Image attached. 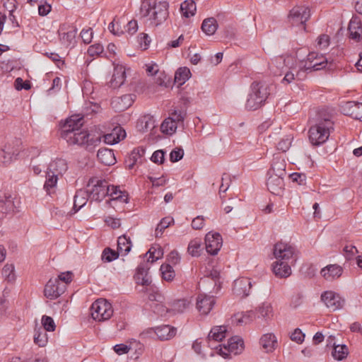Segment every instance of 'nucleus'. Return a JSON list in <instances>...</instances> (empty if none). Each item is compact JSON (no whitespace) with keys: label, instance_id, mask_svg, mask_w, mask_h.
<instances>
[{"label":"nucleus","instance_id":"obj_1","mask_svg":"<svg viewBox=\"0 0 362 362\" xmlns=\"http://www.w3.org/2000/svg\"><path fill=\"white\" fill-rule=\"evenodd\" d=\"M84 123L83 115L69 116V144L85 148L88 151H93L104 138L107 144L114 145L126 137V132L121 127L113 129L110 134H103L100 127L93 126L89 129H81Z\"/></svg>","mask_w":362,"mask_h":362},{"label":"nucleus","instance_id":"obj_2","mask_svg":"<svg viewBox=\"0 0 362 362\" xmlns=\"http://www.w3.org/2000/svg\"><path fill=\"white\" fill-rule=\"evenodd\" d=\"M269 69L274 75H284L281 80L284 85L305 79L303 68L299 66L298 62L291 56L274 57L269 64Z\"/></svg>","mask_w":362,"mask_h":362},{"label":"nucleus","instance_id":"obj_3","mask_svg":"<svg viewBox=\"0 0 362 362\" xmlns=\"http://www.w3.org/2000/svg\"><path fill=\"white\" fill-rule=\"evenodd\" d=\"M169 4L165 1L142 0L141 17L150 25L156 27L164 23L169 15Z\"/></svg>","mask_w":362,"mask_h":362},{"label":"nucleus","instance_id":"obj_4","mask_svg":"<svg viewBox=\"0 0 362 362\" xmlns=\"http://www.w3.org/2000/svg\"><path fill=\"white\" fill-rule=\"evenodd\" d=\"M332 130H334L332 114L327 110H321L319 112L315 124L309 129V140L313 146H320L327 141Z\"/></svg>","mask_w":362,"mask_h":362},{"label":"nucleus","instance_id":"obj_5","mask_svg":"<svg viewBox=\"0 0 362 362\" xmlns=\"http://www.w3.org/2000/svg\"><path fill=\"white\" fill-rule=\"evenodd\" d=\"M272 86L263 81H255L250 86L245 103L247 110L254 111L261 107L270 95Z\"/></svg>","mask_w":362,"mask_h":362},{"label":"nucleus","instance_id":"obj_6","mask_svg":"<svg viewBox=\"0 0 362 362\" xmlns=\"http://www.w3.org/2000/svg\"><path fill=\"white\" fill-rule=\"evenodd\" d=\"M243 349V339L238 336H234L228 339L227 345L218 344L211 348L209 355L211 356L218 355L224 359H231L232 355L240 354Z\"/></svg>","mask_w":362,"mask_h":362},{"label":"nucleus","instance_id":"obj_7","mask_svg":"<svg viewBox=\"0 0 362 362\" xmlns=\"http://www.w3.org/2000/svg\"><path fill=\"white\" fill-rule=\"evenodd\" d=\"M68 285V272L61 273L57 278L50 279L46 284L44 294L46 298L54 300L64 293Z\"/></svg>","mask_w":362,"mask_h":362},{"label":"nucleus","instance_id":"obj_8","mask_svg":"<svg viewBox=\"0 0 362 362\" xmlns=\"http://www.w3.org/2000/svg\"><path fill=\"white\" fill-rule=\"evenodd\" d=\"M108 191L109 184L105 180L93 177L88 180L86 192L88 199L100 202L107 195Z\"/></svg>","mask_w":362,"mask_h":362},{"label":"nucleus","instance_id":"obj_9","mask_svg":"<svg viewBox=\"0 0 362 362\" xmlns=\"http://www.w3.org/2000/svg\"><path fill=\"white\" fill-rule=\"evenodd\" d=\"M92 318L98 322H105L111 318L113 315L112 304L105 299H98L90 307Z\"/></svg>","mask_w":362,"mask_h":362},{"label":"nucleus","instance_id":"obj_10","mask_svg":"<svg viewBox=\"0 0 362 362\" xmlns=\"http://www.w3.org/2000/svg\"><path fill=\"white\" fill-rule=\"evenodd\" d=\"M298 63L299 66L304 69L305 78L308 71L321 70L325 68L327 65V59L322 54L310 52L308 54L307 60L305 62H300Z\"/></svg>","mask_w":362,"mask_h":362},{"label":"nucleus","instance_id":"obj_11","mask_svg":"<svg viewBox=\"0 0 362 362\" xmlns=\"http://www.w3.org/2000/svg\"><path fill=\"white\" fill-rule=\"evenodd\" d=\"M310 9L305 5H298L294 6L289 13L288 21L292 25L302 26L305 30V25L310 18Z\"/></svg>","mask_w":362,"mask_h":362},{"label":"nucleus","instance_id":"obj_12","mask_svg":"<svg viewBox=\"0 0 362 362\" xmlns=\"http://www.w3.org/2000/svg\"><path fill=\"white\" fill-rule=\"evenodd\" d=\"M273 255L276 260L296 262V250L291 245L279 242L273 248Z\"/></svg>","mask_w":362,"mask_h":362},{"label":"nucleus","instance_id":"obj_13","mask_svg":"<svg viewBox=\"0 0 362 362\" xmlns=\"http://www.w3.org/2000/svg\"><path fill=\"white\" fill-rule=\"evenodd\" d=\"M223 245V239L220 233L209 232L205 236V247L206 252L216 255L221 250Z\"/></svg>","mask_w":362,"mask_h":362},{"label":"nucleus","instance_id":"obj_14","mask_svg":"<svg viewBox=\"0 0 362 362\" xmlns=\"http://www.w3.org/2000/svg\"><path fill=\"white\" fill-rule=\"evenodd\" d=\"M321 300L327 308L332 310L341 308L344 303V299L339 294L331 291H325L321 295Z\"/></svg>","mask_w":362,"mask_h":362},{"label":"nucleus","instance_id":"obj_15","mask_svg":"<svg viewBox=\"0 0 362 362\" xmlns=\"http://www.w3.org/2000/svg\"><path fill=\"white\" fill-rule=\"evenodd\" d=\"M136 95L126 94L112 99L111 106L117 112H122L128 109L133 104Z\"/></svg>","mask_w":362,"mask_h":362},{"label":"nucleus","instance_id":"obj_16","mask_svg":"<svg viewBox=\"0 0 362 362\" xmlns=\"http://www.w3.org/2000/svg\"><path fill=\"white\" fill-rule=\"evenodd\" d=\"M267 187L272 194L281 196L284 190V178L276 175L268 174Z\"/></svg>","mask_w":362,"mask_h":362},{"label":"nucleus","instance_id":"obj_17","mask_svg":"<svg viewBox=\"0 0 362 362\" xmlns=\"http://www.w3.org/2000/svg\"><path fill=\"white\" fill-rule=\"evenodd\" d=\"M341 110L344 115L362 121V103L348 101L341 105Z\"/></svg>","mask_w":362,"mask_h":362},{"label":"nucleus","instance_id":"obj_18","mask_svg":"<svg viewBox=\"0 0 362 362\" xmlns=\"http://www.w3.org/2000/svg\"><path fill=\"white\" fill-rule=\"evenodd\" d=\"M215 299L213 296L199 294L197 298V309L202 314L206 315L214 308Z\"/></svg>","mask_w":362,"mask_h":362},{"label":"nucleus","instance_id":"obj_19","mask_svg":"<svg viewBox=\"0 0 362 362\" xmlns=\"http://www.w3.org/2000/svg\"><path fill=\"white\" fill-rule=\"evenodd\" d=\"M252 283L247 278H240L234 281L233 293L240 298H245L249 296Z\"/></svg>","mask_w":362,"mask_h":362},{"label":"nucleus","instance_id":"obj_20","mask_svg":"<svg viewBox=\"0 0 362 362\" xmlns=\"http://www.w3.org/2000/svg\"><path fill=\"white\" fill-rule=\"evenodd\" d=\"M259 345L266 353H272L279 346L278 339L274 333L264 334L259 339Z\"/></svg>","mask_w":362,"mask_h":362},{"label":"nucleus","instance_id":"obj_21","mask_svg":"<svg viewBox=\"0 0 362 362\" xmlns=\"http://www.w3.org/2000/svg\"><path fill=\"white\" fill-rule=\"evenodd\" d=\"M295 262L276 260L272 264V271L279 278H287L291 274V266Z\"/></svg>","mask_w":362,"mask_h":362},{"label":"nucleus","instance_id":"obj_22","mask_svg":"<svg viewBox=\"0 0 362 362\" xmlns=\"http://www.w3.org/2000/svg\"><path fill=\"white\" fill-rule=\"evenodd\" d=\"M227 327L225 325L214 326L213 327L207 337L209 346L211 348L213 346V341H221L226 337Z\"/></svg>","mask_w":362,"mask_h":362},{"label":"nucleus","instance_id":"obj_23","mask_svg":"<svg viewBox=\"0 0 362 362\" xmlns=\"http://www.w3.org/2000/svg\"><path fill=\"white\" fill-rule=\"evenodd\" d=\"M350 38L358 42L362 40V23L357 16H353L349 24Z\"/></svg>","mask_w":362,"mask_h":362},{"label":"nucleus","instance_id":"obj_24","mask_svg":"<svg viewBox=\"0 0 362 362\" xmlns=\"http://www.w3.org/2000/svg\"><path fill=\"white\" fill-rule=\"evenodd\" d=\"M153 330L158 338L162 341L171 339L177 333L175 327L168 325L156 327Z\"/></svg>","mask_w":362,"mask_h":362},{"label":"nucleus","instance_id":"obj_25","mask_svg":"<svg viewBox=\"0 0 362 362\" xmlns=\"http://www.w3.org/2000/svg\"><path fill=\"white\" fill-rule=\"evenodd\" d=\"M256 314V319H262L264 322L270 320L273 316V308L272 304L264 302L254 310Z\"/></svg>","mask_w":362,"mask_h":362},{"label":"nucleus","instance_id":"obj_26","mask_svg":"<svg viewBox=\"0 0 362 362\" xmlns=\"http://www.w3.org/2000/svg\"><path fill=\"white\" fill-rule=\"evenodd\" d=\"M342 272L343 269L341 266L329 264L322 268L320 271V274L327 281H332L341 276Z\"/></svg>","mask_w":362,"mask_h":362},{"label":"nucleus","instance_id":"obj_27","mask_svg":"<svg viewBox=\"0 0 362 362\" xmlns=\"http://www.w3.org/2000/svg\"><path fill=\"white\" fill-rule=\"evenodd\" d=\"M286 163L284 158L279 156L274 157L268 174L276 175L284 178L286 175Z\"/></svg>","mask_w":362,"mask_h":362},{"label":"nucleus","instance_id":"obj_28","mask_svg":"<svg viewBox=\"0 0 362 362\" xmlns=\"http://www.w3.org/2000/svg\"><path fill=\"white\" fill-rule=\"evenodd\" d=\"M126 72L122 66H117L115 68L114 73L110 81V87L117 88L120 87L125 81Z\"/></svg>","mask_w":362,"mask_h":362},{"label":"nucleus","instance_id":"obj_29","mask_svg":"<svg viewBox=\"0 0 362 362\" xmlns=\"http://www.w3.org/2000/svg\"><path fill=\"white\" fill-rule=\"evenodd\" d=\"M97 157L101 163L105 165H112L116 163V158L112 150L100 148L98 150Z\"/></svg>","mask_w":362,"mask_h":362},{"label":"nucleus","instance_id":"obj_30","mask_svg":"<svg viewBox=\"0 0 362 362\" xmlns=\"http://www.w3.org/2000/svg\"><path fill=\"white\" fill-rule=\"evenodd\" d=\"M21 204V198L18 195L6 194V214L18 212Z\"/></svg>","mask_w":362,"mask_h":362},{"label":"nucleus","instance_id":"obj_31","mask_svg":"<svg viewBox=\"0 0 362 362\" xmlns=\"http://www.w3.org/2000/svg\"><path fill=\"white\" fill-rule=\"evenodd\" d=\"M255 319V312L254 310H249L245 313L235 315L233 320L237 325H242L250 324Z\"/></svg>","mask_w":362,"mask_h":362},{"label":"nucleus","instance_id":"obj_32","mask_svg":"<svg viewBox=\"0 0 362 362\" xmlns=\"http://www.w3.org/2000/svg\"><path fill=\"white\" fill-rule=\"evenodd\" d=\"M132 243L129 237L121 235L117 240V252L122 255H127L131 250Z\"/></svg>","mask_w":362,"mask_h":362},{"label":"nucleus","instance_id":"obj_33","mask_svg":"<svg viewBox=\"0 0 362 362\" xmlns=\"http://www.w3.org/2000/svg\"><path fill=\"white\" fill-rule=\"evenodd\" d=\"M87 197H88V195L86 191L79 190L76 193L74 197V206L71 209L73 214H76L86 204Z\"/></svg>","mask_w":362,"mask_h":362},{"label":"nucleus","instance_id":"obj_34","mask_svg":"<svg viewBox=\"0 0 362 362\" xmlns=\"http://www.w3.org/2000/svg\"><path fill=\"white\" fill-rule=\"evenodd\" d=\"M217 21L211 17L206 18L203 21L202 24V31L209 36L213 35L218 29Z\"/></svg>","mask_w":362,"mask_h":362},{"label":"nucleus","instance_id":"obj_35","mask_svg":"<svg viewBox=\"0 0 362 362\" xmlns=\"http://www.w3.org/2000/svg\"><path fill=\"white\" fill-rule=\"evenodd\" d=\"M68 169V165L64 159H57L56 160L49 163L47 170L54 173L62 175L65 173Z\"/></svg>","mask_w":362,"mask_h":362},{"label":"nucleus","instance_id":"obj_36","mask_svg":"<svg viewBox=\"0 0 362 362\" xmlns=\"http://www.w3.org/2000/svg\"><path fill=\"white\" fill-rule=\"evenodd\" d=\"M191 305V302L187 299H178L171 304L170 312L173 314L182 313L187 310Z\"/></svg>","mask_w":362,"mask_h":362},{"label":"nucleus","instance_id":"obj_37","mask_svg":"<svg viewBox=\"0 0 362 362\" xmlns=\"http://www.w3.org/2000/svg\"><path fill=\"white\" fill-rule=\"evenodd\" d=\"M197 10L196 4L192 0H186L180 5L182 15L185 18L193 16Z\"/></svg>","mask_w":362,"mask_h":362},{"label":"nucleus","instance_id":"obj_38","mask_svg":"<svg viewBox=\"0 0 362 362\" xmlns=\"http://www.w3.org/2000/svg\"><path fill=\"white\" fill-rule=\"evenodd\" d=\"M107 196L112 197V200H119L124 203H127V195L124 192H122L118 186L110 185Z\"/></svg>","mask_w":362,"mask_h":362},{"label":"nucleus","instance_id":"obj_39","mask_svg":"<svg viewBox=\"0 0 362 362\" xmlns=\"http://www.w3.org/2000/svg\"><path fill=\"white\" fill-rule=\"evenodd\" d=\"M48 341L47 334L42 327H35L34 334V342L40 347L46 346Z\"/></svg>","mask_w":362,"mask_h":362},{"label":"nucleus","instance_id":"obj_40","mask_svg":"<svg viewBox=\"0 0 362 362\" xmlns=\"http://www.w3.org/2000/svg\"><path fill=\"white\" fill-rule=\"evenodd\" d=\"M160 272L162 279L166 281H172L175 276V270L170 264H163L160 267Z\"/></svg>","mask_w":362,"mask_h":362},{"label":"nucleus","instance_id":"obj_41","mask_svg":"<svg viewBox=\"0 0 362 362\" xmlns=\"http://www.w3.org/2000/svg\"><path fill=\"white\" fill-rule=\"evenodd\" d=\"M349 354L348 347L345 344L334 345L332 354L335 360L342 361Z\"/></svg>","mask_w":362,"mask_h":362},{"label":"nucleus","instance_id":"obj_42","mask_svg":"<svg viewBox=\"0 0 362 362\" xmlns=\"http://www.w3.org/2000/svg\"><path fill=\"white\" fill-rule=\"evenodd\" d=\"M202 240L199 238L192 240L187 247V251L192 257H199L202 250Z\"/></svg>","mask_w":362,"mask_h":362},{"label":"nucleus","instance_id":"obj_43","mask_svg":"<svg viewBox=\"0 0 362 362\" xmlns=\"http://www.w3.org/2000/svg\"><path fill=\"white\" fill-rule=\"evenodd\" d=\"M191 76L190 70L187 67H180L175 72V81L180 85L185 83Z\"/></svg>","mask_w":362,"mask_h":362},{"label":"nucleus","instance_id":"obj_44","mask_svg":"<svg viewBox=\"0 0 362 362\" xmlns=\"http://www.w3.org/2000/svg\"><path fill=\"white\" fill-rule=\"evenodd\" d=\"M177 128L175 122H172L170 119H165L160 125L161 132L167 135H173L175 133Z\"/></svg>","mask_w":362,"mask_h":362},{"label":"nucleus","instance_id":"obj_45","mask_svg":"<svg viewBox=\"0 0 362 362\" xmlns=\"http://www.w3.org/2000/svg\"><path fill=\"white\" fill-rule=\"evenodd\" d=\"M149 255L148 258V262H151V263L155 262L156 261L161 259L163 256V250L159 245L151 247L146 255Z\"/></svg>","mask_w":362,"mask_h":362},{"label":"nucleus","instance_id":"obj_46","mask_svg":"<svg viewBox=\"0 0 362 362\" xmlns=\"http://www.w3.org/2000/svg\"><path fill=\"white\" fill-rule=\"evenodd\" d=\"M174 222V219L172 217H165L160 220L159 223L157 225L155 235L156 238H159L162 235L164 230L167 228L172 223Z\"/></svg>","mask_w":362,"mask_h":362},{"label":"nucleus","instance_id":"obj_47","mask_svg":"<svg viewBox=\"0 0 362 362\" xmlns=\"http://www.w3.org/2000/svg\"><path fill=\"white\" fill-rule=\"evenodd\" d=\"M57 180H58L57 174L50 172V170H47L46 181L44 185V188L47 191V193H49L50 189L55 187Z\"/></svg>","mask_w":362,"mask_h":362},{"label":"nucleus","instance_id":"obj_48","mask_svg":"<svg viewBox=\"0 0 362 362\" xmlns=\"http://www.w3.org/2000/svg\"><path fill=\"white\" fill-rule=\"evenodd\" d=\"M186 116L185 111L182 110L175 109L173 110L167 119H170L172 122H175L178 126L179 124L182 123Z\"/></svg>","mask_w":362,"mask_h":362},{"label":"nucleus","instance_id":"obj_49","mask_svg":"<svg viewBox=\"0 0 362 362\" xmlns=\"http://www.w3.org/2000/svg\"><path fill=\"white\" fill-rule=\"evenodd\" d=\"M119 253L109 247L105 248L101 255V259L104 262H111L118 258Z\"/></svg>","mask_w":362,"mask_h":362},{"label":"nucleus","instance_id":"obj_50","mask_svg":"<svg viewBox=\"0 0 362 362\" xmlns=\"http://www.w3.org/2000/svg\"><path fill=\"white\" fill-rule=\"evenodd\" d=\"M131 346H134V348L130 349V354H132L131 358L132 360H136L143 353L144 345L135 340L131 342Z\"/></svg>","mask_w":362,"mask_h":362},{"label":"nucleus","instance_id":"obj_51","mask_svg":"<svg viewBox=\"0 0 362 362\" xmlns=\"http://www.w3.org/2000/svg\"><path fill=\"white\" fill-rule=\"evenodd\" d=\"M108 29L115 35L119 36L124 33V30L122 28L121 22L119 19L114 18L109 24Z\"/></svg>","mask_w":362,"mask_h":362},{"label":"nucleus","instance_id":"obj_52","mask_svg":"<svg viewBox=\"0 0 362 362\" xmlns=\"http://www.w3.org/2000/svg\"><path fill=\"white\" fill-rule=\"evenodd\" d=\"M42 329H45V332H53L55 330L56 325L53 320V319L47 315H43L42 317Z\"/></svg>","mask_w":362,"mask_h":362},{"label":"nucleus","instance_id":"obj_53","mask_svg":"<svg viewBox=\"0 0 362 362\" xmlns=\"http://www.w3.org/2000/svg\"><path fill=\"white\" fill-rule=\"evenodd\" d=\"M151 307L154 313L161 316L165 315L168 313L170 312V308L169 309L165 305H163V300H161V302L153 303L152 305H151Z\"/></svg>","mask_w":362,"mask_h":362},{"label":"nucleus","instance_id":"obj_54","mask_svg":"<svg viewBox=\"0 0 362 362\" xmlns=\"http://www.w3.org/2000/svg\"><path fill=\"white\" fill-rule=\"evenodd\" d=\"M293 140V136L291 135L286 136L285 138L282 139L277 144V149L281 151L282 152L287 151L291 146Z\"/></svg>","mask_w":362,"mask_h":362},{"label":"nucleus","instance_id":"obj_55","mask_svg":"<svg viewBox=\"0 0 362 362\" xmlns=\"http://www.w3.org/2000/svg\"><path fill=\"white\" fill-rule=\"evenodd\" d=\"M14 266L13 264H6L2 269V275L8 281H12L15 279Z\"/></svg>","mask_w":362,"mask_h":362},{"label":"nucleus","instance_id":"obj_56","mask_svg":"<svg viewBox=\"0 0 362 362\" xmlns=\"http://www.w3.org/2000/svg\"><path fill=\"white\" fill-rule=\"evenodd\" d=\"M80 36L85 44H89L92 41L93 32L90 28H83L80 33Z\"/></svg>","mask_w":362,"mask_h":362},{"label":"nucleus","instance_id":"obj_57","mask_svg":"<svg viewBox=\"0 0 362 362\" xmlns=\"http://www.w3.org/2000/svg\"><path fill=\"white\" fill-rule=\"evenodd\" d=\"M138 30V24L137 21L134 20H132L127 23V24L124 26V33H126L129 35H133Z\"/></svg>","mask_w":362,"mask_h":362},{"label":"nucleus","instance_id":"obj_58","mask_svg":"<svg viewBox=\"0 0 362 362\" xmlns=\"http://www.w3.org/2000/svg\"><path fill=\"white\" fill-rule=\"evenodd\" d=\"M133 348H134V346H131V344L129 345L119 344L114 346L113 349L118 355H122L130 353V349Z\"/></svg>","mask_w":362,"mask_h":362},{"label":"nucleus","instance_id":"obj_59","mask_svg":"<svg viewBox=\"0 0 362 362\" xmlns=\"http://www.w3.org/2000/svg\"><path fill=\"white\" fill-rule=\"evenodd\" d=\"M103 46L100 43L94 44L88 49V53L91 57L98 56L103 52Z\"/></svg>","mask_w":362,"mask_h":362},{"label":"nucleus","instance_id":"obj_60","mask_svg":"<svg viewBox=\"0 0 362 362\" xmlns=\"http://www.w3.org/2000/svg\"><path fill=\"white\" fill-rule=\"evenodd\" d=\"M145 70L148 76H155L159 73L158 66L153 62L146 64Z\"/></svg>","mask_w":362,"mask_h":362},{"label":"nucleus","instance_id":"obj_61","mask_svg":"<svg viewBox=\"0 0 362 362\" xmlns=\"http://www.w3.org/2000/svg\"><path fill=\"white\" fill-rule=\"evenodd\" d=\"M152 162L161 164L165 160V152L163 150L156 151L151 157Z\"/></svg>","mask_w":362,"mask_h":362},{"label":"nucleus","instance_id":"obj_62","mask_svg":"<svg viewBox=\"0 0 362 362\" xmlns=\"http://www.w3.org/2000/svg\"><path fill=\"white\" fill-rule=\"evenodd\" d=\"M184 156V151L182 148H175L170 153V160L171 162H177L182 158Z\"/></svg>","mask_w":362,"mask_h":362},{"label":"nucleus","instance_id":"obj_63","mask_svg":"<svg viewBox=\"0 0 362 362\" xmlns=\"http://www.w3.org/2000/svg\"><path fill=\"white\" fill-rule=\"evenodd\" d=\"M16 158L11 156L9 152H5L2 149L0 151V164L6 165L11 163Z\"/></svg>","mask_w":362,"mask_h":362},{"label":"nucleus","instance_id":"obj_64","mask_svg":"<svg viewBox=\"0 0 362 362\" xmlns=\"http://www.w3.org/2000/svg\"><path fill=\"white\" fill-rule=\"evenodd\" d=\"M180 255L175 250L171 251L167 257V261L169 262L170 265H176L179 264L180 262Z\"/></svg>","mask_w":362,"mask_h":362}]
</instances>
